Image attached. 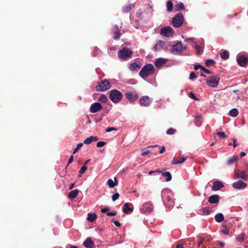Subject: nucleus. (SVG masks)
I'll list each match as a JSON object with an SVG mask.
<instances>
[{"label": "nucleus", "instance_id": "f257e3e1", "mask_svg": "<svg viewBox=\"0 0 248 248\" xmlns=\"http://www.w3.org/2000/svg\"><path fill=\"white\" fill-rule=\"evenodd\" d=\"M155 69L152 64H147L144 66L139 73L140 76L143 78H146L154 74Z\"/></svg>", "mask_w": 248, "mask_h": 248}, {"label": "nucleus", "instance_id": "f03ea898", "mask_svg": "<svg viewBox=\"0 0 248 248\" xmlns=\"http://www.w3.org/2000/svg\"><path fill=\"white\" fill-rule=\"evenodd\" d=\"M133 52L128 47H123L118 52V57L123 60H127L130 58Z\"/></svg>", "mask_w": 248, "mask_h": 248}, {"label": "nucleus", "instance_id": "7ed1b4c3", "mask_svg": "<svg viewBox=\"0 0 248 248\" xmlns=\"http://www.w3.org/2000/svg\"><path fill=\"white\" fill-rule=\"evenodd\" d=\"M123 98L122 93L117 90H112L109 92V98L115 103H118Z\"/></svg>", "mask_w": 248, "mask_h": 248}, {"label": "nucleus", "instance_id": "20e7f679", "mask_svg": "<svg viewBox=\"0 0 248 248\" xmlns=\"http://www.w3.org/2000/svg\"><path fill=\"white\" fill-rule=\"evenodd\" d=\"M184 19L183 14L181 12L178 13L172 18V26L175 28L181 27L183 25Z\"/></svg>", "mask_w": 248, "mask_h": 248}, {"label": "nucleus", "instance_id": "39448f33", "mask_svg": "<svg viewBox=\"0 0 248 248\" xmlns=\"http://www.w3.org/2000/svg\"><path fill=\"white\" fill-rule=\"evenodd\" d=\"M111 87L110 83L107 79L101 81L96 87V90L99 92H105Z\"/></svg>", "mask_w": 248, "mask_h": 248}, {"label": "nucleus", "instance_id": "423d86ee", "mask_svg": "<svg viewBox=\"0 0 248 248\" xmlns=\"http://www.w3.org/2000/svg\"><path fill=\"white\" fill-rule=\"evenodd\" d=\"M220 78L218 76H211L207 78L205 81L207 85L215 88L217 86Z\"/></svg>", "mask_w": 248, "mask_h": 248}, {"label": "nucleus", "instance_id": "0eeeda50", "mask_svg": "<svg viewBox=\"0 0 248 248\" xmlns=\"http://www.w3.org/2000/svg\"><path fill=\"white\" fill-rule=\"evenodd\" d=\"M186 47L183 46L181 42L179 41L172 46L171 51L173 54L177 55L180 54L181 52L186 50Z\"/></svg>", "mask_w": 248, "mask_h": 248}, {"label": "nucleus", "instance_id": "6e6552de", "mask_svg": "<svg viewBox=\"0 0 248 248\" xmlns=\"http://www.w3.org/2000/svg\"><path fill=\"white\" fill-rule=\"evenodd\" d=\"M160 33L162 36L168 37L172 36L174 32L171 27L167 26L162 28L160 30Z\"/></svg>", "mask_w": 248, "mask_h": 248}, {"label": "nucleus", "instance_id": "1a4fd4ad", "mask_svg": "<svg viewBox=\"0 0 248 248\" xmlns=\"http://www.w3.org/2000/svg\"><path fill=\"white\" fill-rule=\"evenodd\" d=\"M126 99L131 103L135 102L138 99V94L135 91H130L125 94Z\"/></svg>", "mask_w": 248, "mask_h": 248}, {"label": "nucleus", "instance_id": "9d476101", "mask_svg": "<svg viewBox=\"0 0 248 248\" xmlns=\"http://www.w3.org/2000/svg\"><path fill=\"white\" fill-rule=\"evenodd\" d=\"M237 61L240 66L244 67L248 64V57L244 55L240 56L237 58Z\"/></svg>", "mask_w": 248, "mask_h": 248}, {"label": "nucleus", "instance_id": "9b49d317", "mask_svg": "<svg viewBox=\"0 0 248 248\" xmlns=\"http://www.w3.org/2000/svg\"><path fill=\"white\" fill-rule=\"evenodd\" d=\"M103 108L102 105L100 103L98 102H95L92 104L90 107V111L92 113H95Z\"/></svg>", "mask_w": 248, "mask_h": 248}, {"label": "nucleus", "instance_id": "f8f14e48", "mask_svg": "<svg viewBox=\"0 0 248 248\" xmlns=\"http://www.w3.org/2000/svg\"><path fill=\"white\" fill-rule=\"evenodd\" d=\"M139 102L141 106L148 107L150 105L151 102L148 96H143L140 98Z\"/></svg>", "mask_w": 248, "mask_h": 248}, {"label": "nucleus", "instance_id": "ddd939ff", "mask_svg": "<svg viewBox=\"0 0 248 248\" xmlns=\"http://www.w3.org/2000/svg\"><path fill=\"white\" fill-rule=\"evenodd\" d=\"M113 38L115 40L119 39L121 35L120 30L118 28V25H114L112 30Z\"/></svg>", "mask_w": 248, "mask_h": 248}, {"label": "nucleus", "instance_id": "4468645a", "mask_svg": "<svg viewBox=\"0 0 248 248\" xmlns=\"http://www.w3.org/2000/svg\"><path fill=\"white\" fill-rule=\"evenodd\" d=\"M247 186V184L243 182L241 180H239L236 182H234L232 184V186L235 189H243Z\"/></svg>", "mask_w": 248, "mask_h": 248}, {"label": "nucleus", "instance_id": "2eb2a0df", "mask_svg": "<svg viewBox=\"0 0 248 248\" xmlns=\"http://www.w3.org/2000/svg\"><path fill=\"white\" fill-rule=\"evenodd\" d=\"M165 203L166 204V206L169 209H171L174 205V202L172 200V198L169 196L167 195L165 200Z\"/></svg>", "mask_w": 248, "mask_h": 248}, {"label": "nucleus", "instance_id": "dca6fc26", "mask_svg": "<svg viewBox=\"0 0 248 248\" xmlns=\"http://www.w3.org/2000/svg\"><path fill=\"white\" fill-rule=\"evenodd\" d=\"M143 210L144 213H150L153 209V205L149 202L145 203L143 205Z\"/></svg>", "mask_w": 248, "mask_h": 248}, {"label": "nucleus", "instance_id": "f3484780", "mask_svg": "<svg viewBox=\"0 0 248 248\" xmlns=\"http://www.w3.org/2000/svg\"><path fill=\"white\" fill-rule=\"evenodd\" d=\"M223 186L224 185L221 182L219 181H216L214 182L213 186H212V190L214 191H217Z\"/></svg>", "mask_w": 248, "mask_h": 248}, {"label": "nucleus", "instance_id": "a211bd4d", "mask_svg": "<svg viewBox=\"0 0 248 248\" xmlns=\"http://www.w3.org/2000/svg\"><path fill=\"white\" fill-rule=\"evenodd\" d=\"M83 245L87 248H93L94 247V242L92 241L91 238H88L83 242Z\"/></svg>", "mask_w": 248, "mask_h": 248}, {"label": "nucleus", "instance_id": "6ab92c4d", "mask_svg": "<svg viewBox=\"0 0 248 248\" xmlns=\"http://www.w3.org/2000/svg\"><path fill=\"white\" fill-rule=\"evenodd\" d=\"M165 42L161 40H159L154 46V50L155 51L160 50L164 46Z\"/></svg>", "mask_w": 248, "mask_h": 248}, {"label": "nucleus", "instance_id": "aec40b11", "mask_svg": "<svg viewBox=\"0 0 248 248\" xmlns=\"http://www.w3.org/2000/svg\"><path fill=\"white\" fill-rule=\"evenodd\" d=\"M219 197L217 195H213L208 198V202L210 203H217L219 202Z\"/></svg>", "mask_w": 248, "mask_h": 248}, {"label": "nucleus", "instance_id": "412c9836", "mask_svg": "<svg viewBox=\"0 0 248 248\" xmlns=\"http://www.w3.org/2000/svg\"><path fill=\"white\" fill-rule=\"evenodd\" d=\"M166 60L163 58H159L156 60L155 62V66L157 68L161 67L166 63Z\"/></svg>", "mask_w": 248, "mask_h": 248}, {"label": "nucleus", "instance_id": "4be33fe9", "mask_svg": "<svg viewBox=\"0 0 248 248\" xmlns=\"http://www.w3.org/2000/svg\"><path fill=\"white\" fill-rule=\"evenodd\" d=\"M238 159H239V158H238V156L233 155V156L230 157L229 158H228V159L227 160V161L226 162V164L228 166H230V165L233 164V163H234L235 162H236Z\"/></svg>", "mask_w": 248, "mask_h": 248}, {"label": "nucleus", "instance_id": "5701e85b", "mask_svg": "<svg viewBox=\"0 0 248 248\" xmlns=\"http://www.w3.org/2000/svg\"><path fill=\"white\" fill-rule=\"evenodd\" d=\"M79 190L78 189L72 190L68 193V197L70 199H74L77 196Z\"/></svg>", "mask_w": 248, "mask_h": 248}, {"label": "nucleus", "instance_id": "b1692460", "mask_svg": "<svg viewBox=\"0 0 248 248\" xmlns=\"http://www.w3.org/2000/svg\"><path fill=\"white\" fill-rule=\"evenodd\" d=\"M107 183L109 187L113 188L118 185V181L116 178L114 177V182L111 179H109Z\"/></svg>", "mask_w": 248, "mask_h": 248}, {"label": "nucleus", "instance_id": "393cba45", "mask_svg": "<svg viewBox=\"0 0 248 248\" xmlns=\"http://www.w3.org/2000/svg\"><path fill=\"white\" fill-rule=\"evenodd\" d=\"M186 157H181V159L179 160L176 157H174L171 160V164L173 165H176L178 164L182 163L186 160Z\"/></svg>", "mask_w": 248, "mask_h": 248}, {"label": "nucleus", "instance_id": "a878e982", "mask_svg": "<svg viewBox=\"0 0 248 248\" xmlns=\"http://www.w3.org/2000/svg\"><path fill=\"white\" fill-rule=\"evenodd\" d=\"M147 148H157V149L160 150V151L159 152L160 154L163 153L166 150V148L165 146H163L161 147L160 146H159L158 145L149 146L147 147Z\"/></svg>", "mask_w": 248, "mask_h": 248}, {"label": "nucleus", "instance_id": "bb28decb", "mask_svg": "<svg viewBox=\"0 0 248 248\" xmlns=\"http://www.w3.org/2000/svg\"><path fill=\"white\" fill-rule=\"evenodd\" d=\"M129 203L126 202L124 204V208L123 209V212L125 214H128L129 212H132L133 209L132 208L129 207Z\"/></svg>", "mask_w": 248, "mask_h": 248}, {"label": "nucleus", "instance_id": "cd10ccee", "mask_svg": "<svg viewBox=\"0 0 248 248\" xmlns=\"http://www.w3.org/2000/svg\"><path fill=\"white\" fill-rule=\"evenodd\" d=\"M97 218V216L95 214H92V213H88V217L87 220L92 222L94 221Z\"/></svg>", "mask_w": 248, "mask_h": 248}, {"label": "nucleus", "instance_id": "c85d7f7f", "mask_svg": "<svg viewBox=\"0 0 248 248\" xmlns=\"http://www.w3.org/2000/svg\"><path fill=\"white\" fill-rule=\"evenodd\" d=\"M215 220L217 222H221L224 220V216L222 213H219L215 216Z\"/></svg>", "mask_w": 248, "mask_h": 248}, {"label": "nucleus", "instance_id": "c756f323", "mask_svg": "<svg viewBox=\"0 0 248 248\" xmlns=\"http://www.w3.org/2000/svg\"><path fill=\"white\" fill-rule=\"evenodd\" d=\"M167 11L168 12H171L172 11L173 4L172 2L170 0L167 1L166 3Z\"/></svg>", "mask_w": 248, "mask_h": 248}, {"label": "nucleus", "instance_id": "7c9ffc66", "mask_svg": "<svg viewBox=\"0 0 248 248\" xmlns=\"http://www.w3.org/2000/svg\"><path fill=\"white\" fill-rule=\"evenodd\" d=\"M238 170L240 173V176H241L240 178L243 180H246L247 178L248 177V173H247L246 171L241 170Z\"/></svg>", "mask_w": 248, "mask_h": 248}, {"label": "nucleus", "instance_id": "2f4dec72", "mask_svg": "<svg viewBox=\"0 0 248 248\" xmlns=\"http://www.w3.org/2000/svg\"><path fill=\"white\" fill-rule=\"evenodd\" d=\"M194 48L196 50V52L197 55L198 56V55H200L201 53H202V51H203L202 47L201 46L199 45L196 44L194 46Z\"/></svg>", "mask_w": 248, "mask_h": 248}, {"label": "nucleus", "instance_id": "473e14b6", "mask_svg": "<svg viewBox=\"0 0 248 248\" xmlns=\"http://www.w3.org/2000/svg\"><path fill=\"white\" fill-rule=\"evenodd\" d=\"M140 66L139 64H138V63H131L130 65V66H129V68L132 70H134V71H137V70H138L139 69H140Z\"/></svg>", "mask_w": 248, "mask_h": 248}, {"label": "nucleus", "instance_id": "72a5a7b5", "mask_svg": "<svg viewBox=\"0 0 248 248\" xmlns=\"http://www.w3.org/2000/svg\"><path fill=\"white\" fill-rule=\"evenodd\" d=\"M185 6L183 3L180 2L179 4L175 6V10L176 11H179L185 9Z\"/></svg>", "mask_w": 248, "mask_h": 248}, {"label": "nucleus", "instance_id": "f704fd0d", "mask_svg": "<svg viewBox=\"0 0 248 248\" xmlns=\"http://www.w3.org/2000/svg\"><path fill=\"white\" fill-rule=\"evenodd\" d=\"M133 7V5L131 4H129L127 5H125L123 8L122 11L124 13H127L130 11Z\"/></svg>", "mask_w": 248, "mask_h": 248}, {"label": "nucleus", "instance_id": "c9c22d12", "mask_svg": "<svg viewBox=\"0 0 248 248\" xmlns=\"http://www.w3.org/2000/svg\"><path fill=\"white\" fill-rule=\"evenodd\" d=\"M162 175L165 177H166L167 178L166 179V181L167 182H168V181H170L171 180V174L170 172L169 171H165V172H164L163 171V173L162 174Z\"/></svg>", "mask_w": 248, "mask_h": 248}, {"label": "nucleus", "instance_id": "e433bc0d", "mask_svg": "<svg viewBox=\"0 0 248 248\" xmlns=\"http://www.w3.org/2000/svg\"><path fill=\"white\" fill-rule=\"evenodd\" d=\"M220 56L222 59L226 60L228 59L229 57V53L228 51L224 50L220 54Z\"/></svg>", "mask_w": 248, "mask_h": 248}, {"label": "nucleus", "instance_id": "4c0bfd02", "mask_svg": "<svg viewBox=\"0 0 248 248\" xmlns=\"http://www.w3.org/2000/svg\"><path fill=\"white\" fill-rule=\"evenodd\" d=\"M238 114V110L236 108H233L231 109L229 112V114L232 117H236Z\"/></svg>", "mask_w": 248, "mask_h": 248}, {"label": "nucleus", "instance_id": "58836bf2", "mask_svg": "<svg viewBox=\"0 0 248 248\" xmlns=\"http://www.w3.org/2000/svg\"><path fill=\"white\" fill-rule=\"evenodd\" d=\"M245 234L243 233H241L238 235L236 238V240L238 242H242L244 240Z\"/></svg>", "mask_w": 248, "mask_h": 248}, {"label": "nucleus", "instance_id": "ea45409f", "mask_svg": "<svg viewBox=\"0 0 248 248\" xmlns=\"http://www.w3.org/2000/svg\"><path fill=\"white\" fill-rule=\"evenodd\" d=\"M98 101L103 103H106L108 101V98L105 94H101V95L98 98Z\"/></svg>", "mask_w": 248, "mask_h": 248}, {"label": "nucleus", "instance_id": "a19ab883", "mask_svg": "<svg viewBox=\"0 0 248 248\" xmlns=\"http://www.w3.org/2000/svg\"><path fill=\"white\" fill-rule=\"evenodd\" d=\"M215 63V62L212 59H207L205 62L206 66L209 67Z\"/></svg>", "mask_w": 248, "mask_h": 248}, {"label": "nucleus", "instance_id": "79ce46f5", "mask_svg": "<svg viewBox=\"0 0 248 248\" xmlns=\"http://www.w3.org/2000/svg\"><path fill=\"white\" fill-rule=\"evenodd\" d=\"M87 170V167L85 165H84L81 168L80 170L79 171V177L81 176V175H82Z\"/></svg>", "mask_w": 248, "mask_h": 248}, {"label": "nucleus", "instance_id": "37998d69", "mask_svg": "<svg viewBox=\"0 0 248 248\" xmlns=\"http://www.w3.org/2000/svg\"><path fill=\"white\" fill-rule=\"evenodd\" d=\"M217 135L220 138L224 139L227 137V135L223 132H218Z\"/></svg>", "mask_w": 248, "mask_h": 248}, {"label": "nucleus", "instance_id": "c03bdc74", "mask_svg": "<svg viewBox=\"0 0 248 248\" xmlns=\"http://www.w3.org/2000/svg\"><path fill=\"white\" fill-rule=\"evenodd\" d=\"M92 142H93V140L92 139L91 136H90L89 138H86L84 140V143L85 144H89L91 143Z\"/></svg>", "mask_w": 248, "mask_h": 248}, {"label": "nucleus", "instance_id": "a18cd8bd", "mask_svg": "<svg viewBox=\"0 0 248 248\" xmlns=\"http://www.w3.org/2000/svg\"><path fill=\"white\" fill-rule=\"evenodd\" d=\"M176 132V130L175 129L170 128L168 129L166 133L168 135H173Z\"/></svg>", "mask_w": 248, "mask_h": 248}, {"label": "nucleus", "instance_id": "49530a36", "mask_svg": "<svg viewBox=\"0 0 248 248\" xmlns=\"http://www.w3.org/2000/svg\"><path fill=\"white\" fill-rule=\"evenodd\" d=\"M83 146V143H78L77 146V147L74 149V151L73 153V154H76L78 151V150Z\"/></svg>", "mask_w": 248, "mask_h": 248}, {"label": "nucleus", "instance_id": "de8ad7c7", "mask_svg": "<svg viewBox=\"0 0 248 248\" xmlns=\"http://www.w3.org/2000/svg\"><path fill=\"white\" fill-rule=\"evenodd\" d=\"M148 148L147 147L146 148L143 149L142 150L143 152L141 153L142 156H144L151 152L149 150H147Z\"/></svg>", "mask_w": 248, "mask_h": 248}, {"label": "nucleus", "instance_id": "09e8293b", "mask_svg": "<svg viewBox=\"0 0 248 248\" xmlns=\"http://www.w3.org/2000/svg\"><path fill=\"white\" fill-rule=\"evenodd\" d=\"M239 174L240 173L238 170L237 171H234L233 178L235 179L240 178L241 176H240Z\"/></svg>", "mask_w": 248, "mask_h": 248}, {"label": "nucleus", "instance_id": "8fccbe9b", "mask_svg": "<svg viewBox=\"0 0 248 248\" xmlns=\"http://www.w3.org/2000/svg\"><path fill=\"white\" fill-rule=\"evenodd\" d=\"M202 210H203V213L206 214V215L209 214L210 213L211 211L208 207H204V208H203Z\"/></svg>", "mask_w": 248, "mask_h": 248}, {"label": "nucleus", "instance_id": "3c124183", "mask_svg": "<svg viewBox=\"0 0 248 248\" xmlns=\"http://www.w3.org/2000/svg\"><path fill=\"white\" fill-rule=\"evenodd\" d=\"M119 197V194L118 193H116L114 195L112 196V200L113 201H116Z\"/></svg>", "mask_w": 248, "mask_h": 248}, {"label": "nucleus", "instance_id": "603ef678", "mask_svg": "<svg viewBox=\"0 0 248 248\" xmlns=\"http://www.w3.org/2000/svg\"><path fill=\"white\" fill-rule=\"evenodd\" d=\"M201 70L203 71L204 72H205V73L207 74H212V72L208 70V69H206L204 67L202 66V67H201Z\"/></svg>", "mask_w": 248, "mask_h": 248}, {"label": "nucleus", "instance_id": "864d4df0", "mask_svg": "<svg viewBox=\"0 0 248 248\" xmlns=\"http://www.w3.org/2000/svg\"><path fill=\"white\" fill-rule=\"evenodd\" d=\"M106 144V143L104 141H99L97 143L96 146L97 147H102L104 146Z\"/></svg>", "mask_w": 248, "mask_h": 248}, {"label": "nucleus", "instance_id": "5fc2aeb1", "mask_svg": "<svg viewBox=\"0 0 248 248\" xmlns=\"http://www.w3.org/2000/svg\"><path fill=\"white\" fill-rule=\"evenodd\" d=\"M189 96L191 98H192V99H194L195 100H199V99L197 97H196V96L195 95L194 93H190L189 94Z\"/></svg>", "mask_w": 248, "mask_h": 248}, {"label": "nucleus", "instance_id": "6e6d98bb", "mask_svg": "<svg viewBox=\"0 0 248 248\" xmlns=\"http://www.w3.org/2000/svg\"><path fill=\"white\" fill-rule=\"evenodd\" d=\"M197 77L196 74L194 72H191L189 76V78L191 80L194 79Z\"/></svg>", "mask_w": 248, "mask_h": 248}, {"label": "nucleus", "instance_id": "4d7b16f0", "mask_svg": "<svg viewBox=\"0 0 248 248\" xmlns=\"http://www.w3.org/2000/svg\"><path fill=\"white\" fill-rule=\"evenodd\" d=\"M113 130H117V129L113 127H109L107 128L106 129V131L107 132H110Z\"/></svg>", "mask_w": 248, "mask_h": 248}, {"label": "nucleus", "instance_id": "13d9d810", "mask_svg": "<svg viewBox=\"0 0 248 248\" xmlns=\"http://www.w3.org/2000/svg\"><path fill=\"white\" fill-rule=\"evenodd\" d=\"M112 222H113V223L115 224V225L116 226L118 227H120L121 226V224L120 223V222L118 220H112Z\"/></svg>", "mask_w": 248, "mask_h": 248}, {"label": "nucleus", "instance_id": "bf43d9fd", "mask_svg": "<svg viewBox=\"0 0 248 248\" xmlns=\"http://www.w3.org/2000/svg\"><path fill=\"white\" fill-rule=\"evenodd\" d=\"M204 240H205L204 238L200 237L199 241L198 244V246H200L203 243V242L204 241Z\"/></svg>", "mask_w": 248, "mask_h": 248}, {"label": "nucleus", "instance_id": "052dcab7", "mask_svg": "<svg viewBox=\"0 0 248 248\" xmlns=\"http://www.w3.org/2000/svg\"><path fill=\"white\" fill-rule=\"evenodd\" d=\"M73 160H74V156H73V155H72L70 157V158H69V160H68V163H67V165L66 167H67V166H68L70 163H71L73 161Z\"/></svg>", "mask_w": 248, "mask_h": 248}, {"label": "nucleus", "instance_id": "680f3d73", "mask_svg": "<svg viewBox=\"0 0 248 248\" xmlns=\"http://www.w3.org/2000/svg\"><path fill=\"white\" fill-rule=\"evenodd\" d=\"M222 232L225 235H228L229 233V230L226 228L225 230H222Z\"/></svg>", "mask_w": 248, "mask_h": 248}, {"label": "nucleus", "instance_id": "e2e57ef3", "mask_svg": "<svg viewBox=\"0 0 248 248\" xmlns=\"http://www.w3.org/2000/svg\"><path fill=\"white\" fill-rule=\"evenodd\" d=\"M117 214L116 212H108L107 215L108 216H115Z\"/></svg>", "mask_w": 248, "mask_h": 248}, {"label": "nucleus", "instance_id": "0e129e2a", "mask_svg": "<svg viewBox=\"0 0 248 248\" xmlns=\"http://www.w3.org/2000/svg\"><path fill=\"white\" fill-rule=\"evenodd\" d=\"M108 210H109V208L107 207V208L101 209V211L103 213H107L108 211Z\"/></svg>", "mask_w": 248, "mask_h": 248}, {"label": "nucleus", "instance_id": "69168bd1", "mask_svg": "<svg viewBox=\"0 0 248 248\" xmlns=\"http://www.w3.org/2000/svg\"><path fill=\"white\" fill-rule=\"evenodd\" d=\"M202 66L200 64H198V65H195L194 66V69L195 70H197L198 69H199V68H201V67H202Z\"/></svg>", "mask_w": 248, "mask_h": 248}, {"label": "nucleus", "instance_id": "338daca9", "mask_svg": "<svg viewBox=\"0 0 248 248\" xmlns=\"http://www.w3.org/2000/svg\"><path fill=\"white\" fill-rule=\"evenodd\" d=\"M232 145L234 148L236 147L237 146V144L236 143V140L235 139H233Z\"/></svg>", "mask_w": 248, "mask_h": 248}, {"label": "nucleus", "instance_id": "774afa93", "mask_svg": "<svg viewBox=\"0 0 248 248\" xmlns=\"http://www.w3.org/2000/svg\"><path fill=\"white\" fill-rule=\"evenodd\" d=\"M91 137L93 140V141H96L99 140V138L96 136H91Z\"/></svg>", "mask_w": 248, "mask_h": 248}]
</instances>
